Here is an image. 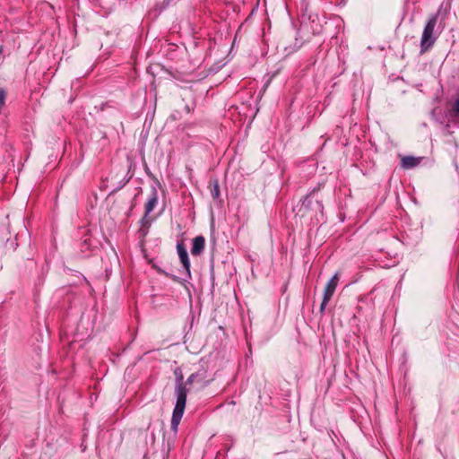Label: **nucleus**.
<instances>
[{
  "label": "nucleus",
  "instance_id": "1",
  "mask_svg": "<svg viewBox=\"0 0 459 459\" xmlns=\"http://www.w3.org/2000/svg\"><path fill=\"white\" fill-rule=\"evenodd\" d=\"M183 377H180V379L177 385L176 393H177V403L174 408L172 418H171V429L175 432L178 430V427L182 419L186 402L187 390L186 385L182 383Z\"/></svg>",
  "mask_w": 459,
  "mask_h": 459
},
{
  "label": "nucleus",
  "instance_id": "2",
  "mask_svg": "<svg viewBox=\"0 0 459 459\" xmlns=\"http://www.w3.org/2000/svg\"><path fill=\"white\" fill-rule=\"evenodd\" d=\"M437 23V14L432 15L427 22L420 40V52L429 51L435 44L437 37L435 34V28Z\"/></svg>",
  "mask_w": 459,
  "mask_h": 459
},
{
  "label": "nucleus",
  "instance_id": "3",
  "mask_svg": "<svg viewBox=\"0 0 459 459\" xmlns=\"http://www.w3.org/2000/svg\"><path fill=\"white\" fill-rule=\"evenodd\" d=\"M158 204V193L156 189H152V193L144 204V214L140 220L141 229L140 233L143 237H145L151 227L152 219L149 217V214L153 211Z\"/></svg>",
  "mask_w": 459,
  "mask_h": 459
},
{
  "label": "nucleus",
  "instance_id": "4",
  "mask_svg": "<svg viewBox=\"0 0 459 459\" xmlns=\"http://www.w3.org/2000/svg\"><path fill=\"white\" fill-rule=\"evenodd\" d=\"M339 280H340V273H336L325 285V288L324 290L323 300H322V303L320 306L321 312H323L325 310L326 305L331 300V299L335 291V289L338 285Z\"/></svg>",
  "mask_w": 459,
  "mask_h": 459
},
{
  "label": "nucleus",
  "instance_id": "5",
  "mask_svg": "<svg viewBox=\"0 0 459 459\" xmlns=\"http://www.w3.org/2000/svg\"><path fill=\"white\" fill-rule=\"evenodd\" d=\"M177 250H178V254L180 262L182 263L183 267L186 270V273L187 276L190 277L191 276V273H190V261H189V258H188V254H187L186 246L184 245V243L182 241L181 242H178V244H177Z\"/></svg>",
  "mask_w": 459,
  "mask_h": 459
},
{
  "label": "nucleus",
  "instance_id": "6",
  "mask_svg": "<svg viewBox=\"0 0 459 459\" xmlns=\"http://www.w3.org/2000/svg\"><path fill=\"white\" fill-rule=\"evenodd\" d=\"M205 247V238L203 236H197L193 239V245L191 247V254L194 256H197L203 253Z\"/></svg>",
  "mask_w": 459,
  "mask_h": 459
},
{
  "label": "nucleus",
  "instance_id": "7",
  "mask_svg": "<svg viewBox=\"0 0 459 459\" xmlns=\"http://www.w3.org/2000/svg\"><path fill=\"white\" fill-rule=\"evenodd\" d=\"M422 158L420 157H413V156H404L402 158V167L404 169H412L416 166H418Z\"/></svg>",
  "mask_w": 459,
  "mask_h": 459
},
{
  "label": "nucleus",
  "instance_id": "8",
  "mask_svg": "<svg viewBox=\"0 0 459 459\" xmlns=\"http://www.w3.org/2000/svg\"><path fill=\"white\" fill-rule=\"evenodd\" d=\"M210 191L213 199H217L220 196V186L217 181L210 183Z\"/></svg>",
  "mask_w": 459,
  "mask_h": 459
},
{
  "label": "nucleus",
  "instance_id": "9",
  "mask_svg": "<svg viewBox=\"0 0 459 459\" xmlns=\"http://www.w3.org/2000/svg\"><path fill=\"white\" fill-rule=\"evenodd\" d=\"M315 198V192L310 193L304 200L303 204H309Z\"/></svg>",
  "mask_w": 459,
  "mask_h": 459
},
{
  "label": "nucleus",
  "instance_id": "10",
  "mask_svg": "<svg viewBox=\"0 0 459 459\" xmlns=\"http://www.w3.org/2000/svg\"><path fill=\"white\" fill-rule=\"evenodd\" d=\"M198 375L197 374H192L188 378H187V381L186 383L187 384H192L195 381V379L197 378Z\"/></svg>",
  "mask_w": 459,
  "mask_h": 459
},
{
  "label": "nucleus",
  "instance_id": "11",
  "mask_svg": "<svg viewBox=\"0 0 459 459\" xmlns=\"http://www.w3.org/2000/svg\"><path fill=\"white\" fill-rule=\"evenodd\" d=\"M4 52V48L2 46H0V56L3 54Z\"/></svg>",
  "mask_w": 459,
  "mask_h": 459
},
{
  "label": "nucleus",
  "instance_id": "12",
  "mask_svg": "<svg viewBox=\"0 0 459 459\" xmlns=\"http://www.w3.org/2000/svg\"><path fill=\"white\" fill-rule=\"evenodd\" d=\"M160 273H164L166 276H169V273H164L163 271H159Z\"/></svg>",
  "mask_w": 459,
  "mask_h": 459
},
{
  "label": "nucleus",
  "instance_id": "13",
  "mask_svg": "<svg viewBox=\"0 0 459 459\" xmlns=\"http://www.w3.org/2000/svg\"><path fill=\"white\" fill-rule=\"evenodd\" d=\"M172 279H173L174 281H178V277H176V276H173V277H172Z\"/></svg>",
  "mask_w": 459,
  "mask_h": 459
},
{
  "label": "nucleus",
  "instance_id": "14",
  "mask_svg": "<svg viewBox=\"0 0 459 459\" xmlns=\"http://www.w3.org/2000/svg\"><path fill=\"white\" fill-rule=\"evenodd\" d=\"M167 1V4H169L172 0H166Z\"/></svg>",
  "mask_w": 459,
  "mask_h": 459
}]
</instances>
